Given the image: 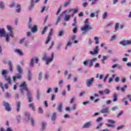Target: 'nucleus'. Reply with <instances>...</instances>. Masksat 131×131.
Instances as JSON below:
<instances>
[{
    "label": "nucleus",
    "mask_w": 131,
    "mask_h": 131,
    "mask_svg": "<svg viewBox=\"0 0 131 131\" xmlns=\"http://www.w3.org/2000/svg\"><path fill=\"white\" fill-rule=\"evenodd\" d=\"M71 45H72V43L71 42H69L67 43L66 47V50H67V48L68 47H70V46H71Z\"/></svg>",
    "instance_id": "de8ad7c7"
},
{
    "label": "nucleus",
    "mask_w": 131,
    "mask_h": 131,
    "mask_svg": "<svg viewBox=\"0 0 131 131\" xmlns=\"http://www.w3.org/2000/svg\"><path fill=\"white\" fill-rule=\"evenodd\" d=\"M54 60V53H52L51 54V58H47L46 60V64L48 65L50 62H53V60Z\"/></svg>",
    "instance_id": "ddd939ff"
},
{
    "label": "nucleus",
    "mask_w": 131,
    "mask_h": 131,
    "mask_svg": "<svg viewBox=\"0 0 131 131\" xmlns=\"http://www.w3.org/2000/svg\"><path fill=\"white\" fill-rule=\"evenodd\" d=\"M57 35L58 36H63L64 35V31H59Z\"/></svg>",
    "instance_id": "393cba45"
},
{
    "label": "nucleus",
    "mask_w": 131,
    "mask_h": 131,
    "mask_svg": "<svg viewBox=\"0 0 131 131\" xmlns=\"http://www.w3.org/2000/svg\"><path fill=\"white\" fill-rule=\"evenodd\" d=\"M88 104H91V102L90 101H87L83 102V105H88Z\"/></svg>",
    "instance_id": "603ef678"
},
{
    "label": "nucleus",
    "mask_w": 131,
    "mask_h": 131,
    "mask_svg": "<svg viewBox=\"0 0 131 131\" xmlns=\"http://www.w3.org/2000/svg\"><path fill=\"white\" fill-rule=\"evenodd\" d=\"M49 58H48V55L47 54V53H45L43 57H42V60H44L45 61H46V60H48Z\"/></svg>",
    "instance_id": "a878e982"
},
{
    "label": "nucleus",
    "mask_w": 131,
    "mask_h": 131,
    "mask_svg": "<svg viewBox=\"0 0 131 131\" xmlns=\"http://www.w3.org/2000/svg\"><path fill=\"white\" fill-rule=\"evenodd\" d=\"M52 92V89L51 88H49L48 90L47 91V94H50Z\"/></svg>",
    "instance_id": "052dcab7"
},
{
    "label": "nucleus",
    "mask_w": 131,
    "mask_h": 131,
    "mask_svg": "<svg viewBox=\"0 0 131 131\" xmlns=\"http://www.w3.org/2000/svg\"><path fill=\"white\" fill-rule=\"evenodd\" d=\"M69 2H67L66 3H64V7H67L68 6V5H69Z\"/></svg>",
    "instance_id": "0e129e2a"
},
{
    "label": "nucleus",
    "mask_w": 131,
    "mask_h": 131,
    "mask_svg": "<svg viewBox=\"0 0 131 131\" xmlns=\"http://www.w3.org/2000/svg\"><path fill=\"white\" fill-rule=\"evenodd\" d=\"M38 111H39V113H43V110H42V108L41 107H39L38 108Z\"/></svg>",
    "instance_id": "8fccbe9b"
},
{
    "label": "nucleus",
    "mask_w": 131,
    "mask_h": 131,
    "mask_svg": "<svg viewBox=\"0 0 131 131\" xmlns=\"http://www.w3.org/2000/svg\"><path fill=\"white\" fill-rule=\"evenodd\" d=\"M28 80H31V71H30L28 72Z\"/></svg>",
    "instance_id": "c756f323"
},
{
    "label": "nucleus",
    "mask_w": 131,
    "mask_h": 131,
    "mask_svg": "<svg viewBox=\"0 0 131 131\" xmlns=\"http://www.w3.org/2000/svg\"><path fill=\"white\" fill-rule=\"evenodd\" d=\"M123 128V126H120L117 128V130H119V129H121V128Z\"/></svg>",
    "instance_id": "680f3d73"
},
{
    "label": "nucleus",
    "mask_w": 131,
    "mask_h": 131,
    "mask_svg": "<svg viewBox=\"0 0 131 131\" xmlns=\"http://www.w3.org/2000/svg\"><path fill=\"white\" fill-rule=\"evenodd\" d=\"M42 76V73L40 72L39 73V75H38V79H39V80H40L41 79Z\"/></svg>",
    "instance_id": "f704fd0d"
},
{
    "label": "nucleus",
    "mask_w": 131,
    "mask_h": 131,
    "mask_svg": "<svg viewBox=\"0 0 131 131\" xmlns=\"http://www.w3.org/2000/svg\"><path fill=\"white\" fill-rule=\"evenodd\" d=\"M54 44H55V43L54 42V41H52L51 43V46L49 48V50H51V49H52V48H53V46H54Z\"/></svg>",
    "instance_id": "bf43d9fd"
},
{
    "label": "nucleus",
    "mask_w": 131,
    "mask_h": 131,
    "mask_svg": "<svg viewBox=\"0 0 131 131\" xmlns=\"http://www.w3.org/2000/svg\"><path fill=\"white\" fill-rule=\"evenodd\" d=\"M113 102H116L118 100V98H117V94H114L113 95Z\"/></svg>",
    "instance_id": "5701e85b"
},
{
    "label": "nucleus",
    "mask_w": 131,
    "mask_h": 131,
    "mask_svg": "<svg viewBox=\"0 0 131 131\" xmlns=\"http://www.w3.org/2000/svg\"><path fill=\"white\" fill-rule=\"evenodd\" d=\"M75 100V97L72 98L71 101H70V104H72V103H74Z\"/></svg>",
    "instance_id": "864d4df0"
},
{
    "label": "nucleus",
    "mask_w": 131,
    "mask_h": 131,
    "mask_svg": "<svg viewBox=\"0 0 131 131\" xmlns=\"http://www.w3.org/2000/svg\"><path fill=\"white\" fill-rule=\"evenodd\" d=\"M16 68L19 74H17L16 76L13 77V81H16L17 79H21L22 78V74H23V70L19 65H17Z\"/></svg>",
    "instance_id": "20e7f679"
},
{
    "label": "nucleus",
    "mask_w": 131,
    "mask_h": 131,
    "mask_svg": "<svg viewBox=\"0 0 131 131\" xmlns=\"http://www.w3.org/2000/svg\"><path fill=\"white\" fill-rule=\"evenodd\" d=\"M3 105L5 107V110H6V111L10 112V111L12 110V108L11 107L10 103L6 102H3Z\"/></svg>",
    "instance_id": "6e6552de"
},
{
    "label": "nucleus",
    "mask_w": 131,
    "mask_h": 131,
    "mask_svg": "<svg viewBox=\"0 0 131 131\" xmlns=\"http://www.w3.org/2000/svg\"><path fill=\"white\" fill-rule=\"evenodd\" d=\"M120 45H122V46H127L128 45H131V40H122V41H121L120 42H119Z\"/></svg>",
    "instance_id": "f8f14e48"
},
{
    "label": "nucleus",
    "mask_w": 131,
    "mask_h": 131,
    "mask_svg": "<svg viewBox=\"0 0 131 131\" xmlns=\"http://www.w3.org/2000/svg\"><path fill=\"white\" fill-rule=\"evenodd\" d=\"M33 3H34V1L32 0L31 3V6L30 7V10H31V9L33 8V6H34V5L33 4Z\"/></svg>",
    "instance_id": "e433bc0d"
},
{
    "label": "nucleus",
    "mask_w": 131,
    "mask_h": 131,
    "mask_svg": "<svg viewBox=\"0 0 131 131\" xmlns=\"http://www.w3.org/2000/svg\"><path fill=\"white\" fill-rule=\"evenodd\" d=\"M70 12H74L71 15V17H73L74 16V14H76L77 12H78V10L76 9H71L69 10Z\"/></svg>",
    "instance_id": "f3484780"
},
{
    "label": "nucleus",
    "mask_w": 131,
    "mask_h": 131,
    "mask_svg": "<svg viewBox=\"0 0 131 131\" xmlns=\"http://www.w3.org/2000/svg\"><path fill=\"white\" fill-rule=\"evenodd\" d=\"M49 74H46V75H45V79H49Z\"/></svg>",
    "instance_id": "69168bd1"
},
{
    "label": "nucleus",
    "mask_w": 131,
    "mask_h": 131,
    "mask_svg": "<svg viewBox=\"0 0 131 131\" xmlns=\"http://www.w3.org/2000/svg\"><path fill=\"white\" fill-rule=\"evenodd\" d=\"M62 103H60L59 105L58 106V111L59 112H62Z\"/></svg>",
    "instance_id": "7c9ffc66"
},
{
    "label": "nucleus",
    "mask_w": 131,
    "mask_h": 131,
    "mask_svg": "<svg viewBox=\"0 0 131 131\" xmlns=\"http://www.w3.org/2000/svg\"><path fill=\"white\" fill-rule=\"evenodd\" d=\"M32 125H34V120L33 119H31Z\"/></svg>",
    "instance_id": "338daca9"
},
{
    "label": "nucleus",
    "mask_w": 131,
    "mask_h": 131,
    "mask_svg": "<svg viewBox=\"0 0 131 131\" xmlns=\"http://www.w3.org/2000/svg\"><path fill=\"white\" fill-rule=\"evenodd\" d=\"M104 93L106 95H108V94H110V90H109V89H105L104 91Z\"/></svg>",
    "instance_id": "2f4dec72"
},
{
    "label": "nucleus",
    "mask_w": 131,
    "mask_h": 131,
    "mask_svg": "<svg viewBox=\"0 0 131 131\" xmlns=\"http://www.w3.org/2000/svg\"><path fill=\"white\" fill-rule=\"evenodd\" d=\"M103 120L102 117H99L97 119L96 121L97 122H100V121H102Z\"/></svg>",
    "instance_id": "ea45409f"
},
{
    "label": "nucleus",
    "mask_w": 131,
    "mask_h": 131,
    "mask_svg": "<svg viewBox=\"0 0 131 131\" xmlns=\"http://www.w3.org/2000/svg\"><path fill=\"white\" fill-rule=\"evenodd\" d=\"M46 125H47V124H46V123L45 122H42V129L43 130L45 129V128H46Z\"/></svg>",
    "instance_id": "c9c22d12"
},
{
    "label": "nucleus",
    "mask_w": 131,
    "mask_h": 131,
    "mask_svg": "<svg viewBox=\"0 0 131 131\" xmlns=\"http://www.w3.org/2000/svg\"><path fill=\"white\" fill-rule=\"evenodd\" d=\"M91 122L85 123L83 126V128H88L91 126Z\"/></svg>",
    "instance_id": "a211bd4d"
},
{
    "label": "nucleus",
    "mask_w": 131,
    "mask_h": 131,
    "mask_svg": "<svg viewBox=\"0 0 131 131\" xmlns=\"http://www.w3.org/2000/svg\"><path fill=\"white\" fill-rule=\"evenodd\" d=\"M8 73V71L6 70H4L2 71V75H4V78L9 84H12V80H11V77L7 76V74Z\"/></svg>",
    "instance_id": "39448f33"
},
{
    "label": "nucleus",
    "mask_w": 131,
    "mask_h": 131,
    "mask_svg": "<svg viewBox=\"0 0 131 131\" xmlns=\"http://www.w3.org/2000/svg\"><path fill=\"white\" fill-rule=\"evenodd\" d=\"M6 131H13V130L10 127H8Z\"/></svg>",
    "instance_id": "774afa93"
},
{
    "label": "nucleus",
    "mask_w": 131,
    "mask_h": 131,
    "mask_svg": "<svg viewBox=\"0 0 131 131\" xmlns=\"http://www.w3.org/2000/svg\"><path fill=\"white\" fill-rule=\"evenodd\" d=\"M119 28V24L116 23L115 25V30H118Z\"/></svg>",
    "instance_id": "37998d69"
},
{
    "label": "nucleus",
    "mask_w": 131,
    "mask_h": 131,
    "mask_svg": "<svg viewBox=\"0 0 131 131\" xmlns=\"http://www.w3.org/2000/svg\"><path fill=\"white\" fill-rule=\"evenodd\" d=\"M84 26L81 28V30L83 33H86L90 29H93V28L90 25V21H89V18H86L84 21Z\"/></svg>",
    "instance_id": "7ed1b4c3"
},
{
    "label": "nucleus",
    "mask_w": 131,
    "mask_h": 131,
    "mask_svg": "<svg viewBox=\"0 0 131 131\" xmlns=\"http://www.w3.org/2000/svg\"><path fill=\"white\" fill-rule=\"evenodd\" d=\"M0 87L2 89L3 92H5V88H4L3 84L2 82H0Z\"/></svg>",
    "instance_id": "79ce46f5"
},
{
    "label": "nucleus",
    "mask_w": 131,
    "mask_h": 131,
    "mask_svg": "<svg viewBox=\"0 0 131 131\" xmlns=\"http://www.w3.org/2000/svg\"><path fill=\"white\" fill-rule=\"evenodd\" d=\"M73 32L74 33H77L78 32L77 28V27L74 28V29L73 30Z\"/></svg>",
    "instance_id": "09e8293b"
},
{
    "label": "nucleus",
    "mask_w": 131,
    "mask_h": 131,
    "mask_svg": "<svg viewBox=\"0 0 131 131\" xmlns=\"http://www.w3.org/2000/svg\"><path fill=\"white\" fill-rule=\"evenodd\" d=\"M94 39L96 40L95 43L98 45V43H99V38H98V37H95Z\"/></svg>",
    "instance_id": "a19ab883"
},
{
    "label": "nucleus",
    "mask_w": 131,
    "mask_h": 131,
    "mask_svg": "<svg viewBox=\"0 0 131 131\" xmlns=\"http://www.w3.org/2000/svg\"><path fill=\"white\" fill-rule=\"evenodd\" d=\"M91 55H98L99 54V47L96 46L94 49V51L90 52Z\"/></svg>",
    "instance_id": "9b49d317"
},
{
    "label": "nucleus",
    "mask_w": 131,
    "mask_h": 131,
    "mask_svg": "<svg viewBox=\"0 0 131 131\" xmlns=\"http://www.w3.org/2000/svg\"><path fill=\"white\" fill-rule=\"evenodd\" d=\"M21 108V102L20 101L16 102V111L17 112H20V109Z\"/></svg>",
    "instance_id": "4468645a"
},
{
    "label": "nucleus",
    "mask_w": 131,
    "mask_h": 131,
    "mask_svg": "<svg viewBox=\"0 0 131 131\" xmlns=\"http://www.w3.org/2000/svg\"><path fill=\"white\" fill-rule=\"evenodd\" d=\"M7 28L9 31H10V34L6 33V31H5V29H0V36L1 37H6V40L7 42L10 41V36L14 38V33H13V30L12 29V27L10 26H7Z\"/></svg>",
    "instance_id": "f257e3e1"
},
{
    "label": "nucleus",
    "mask_w": 131,
    "mask_h": 131,
    "mask_svg": "<svg viewBox=\"0 0 131 131\" xmlns=\"http://www.w3.org/2000/svg\"><path fill=\"white\" fill-rule=\"evenodd\" d=\"M25 115L26 116V118H27L28 120H29L30 119V114L29 113L26 112L25 113Z\"/></svg>",
    "instance_id": "b1692460"
},
{
    "label": "nucleus",
    "mask_w": 131,
    "mask_h": 131,
    "mask_svg": "<svg viewBox=\"0 0 131 131\" xmlns=\"http://www.w3.org/2000/svg\"><path fill=\"white\" fill-rule=\"evenodd\" d=\"M106 59H107V57H106V56H103V59H102V63H103V64H105V60H106Z\"/></svg>",
    "instance_id": "3c124183"
},
{
    "label": "nucleus",
    "mask_w": 131,
    "mask_h": 131,
    "mask_svg": "<svg viewBox=\"0 0 131 131\" xmlns=\"http://www.w3.org/2000/svg\"><path fill=\"white\" fill-rule=\"evenodd\" d=\"M94 77H92L91 78V79H88L86 80V84L87 86H88V88H91V86L93 85L94 83Z\"/></svg>",
    "instance_id": "0eeeda50"
},
{
    "label": "nucleus",
    "mask_w": 131,
    "mask_h": 131,
    "mask_svg": "<svg viewBox=\"0 0 131 131\" xmlns=\"http://www.w3.org/2000/svg\"><path fill=\"white\" fill-rule=\"evenodd\" d=\"M123 113V111H121L119 114H117V117H119V116H121V115H122Z\"/></svg>",
    "instance_id": "4d7b16f0"
},
{
    "label": "nucleus",
    "mask_w": 131,
    "mask_h": 131,
    "mask_svg": "<svg viewBox=\"0 0 131 131\" xmlns=\"http://www.w3.org/2000/svg\"><path fill=\"white\" fill-rule=\"evenodd\" d=\"M127 88V85H124L123 87H122L121 88V92H123V93L124 92H125V89H126Z\"/></svg>",
    "instance_id": "cd10ccee"
},
{
    "label": "nucleus",
    "mask_w": 131,
    "mask_h": 131,
    "mask_svg": "<svg viewBox=\"0 0 131 131\" xmlns=\"http://www.w3.org/2000/svg\"><path fill=\"white\" fill-rule=\"evenodd\" d=\"M0 8H1V9H3L4 8H5V4H4V2L0 3Z\"/></svg>",
    "instance_id": "473e14b6"
},
{
    "label": "nucleus",
    "mask_w": 131,
    "mask_h": 131,
    "mask_svg": "<svg viewBox=\"0 0 131 131\" xmlns=\"http://www.w3.org/2000/svg\"><path fill=\"white\" fill-rule=\"evenodd\" d=\"M38 29L37 28V26L34 25L33 27L31 28V31L33 33H35V32H37Z\"/></svg>",
    "instance_id": "2eb2a0df"
},
{
    "label": "nucleus",
    "mask_w": 131,
    "mask_h": 131,
    "mask_svg": "<svg viewBox=\"0 0 131 131\" xmlns=\"http://www.w3.org/2000/svg\"><path fill=\"white\" fill-rule=\"evenodd\" d=\"M115 39H116V36L114 35L112 37L111 40V41H112L113 40H115Z\"/></svg>",
    "instance_id": "6e6d98bb"
},
{
    "label": "nucleus",
    "mask_w": 131,
    "mask_h": 131,
    "mask_svg": "<svg viewBox=\"0 0 131 131\" xmlns=\"http://www.w3.org/2000/svg\"><path fill=\"white\" fill-rule=\"evenodd\" d=\"M85 94V92L83 91V92H81L80 94H79V97H82V96H83V95Z\"/></svg>",
    "instance_id": "13d9d810"
},
{
    "label": "nucleus",
    "mask_w": 131,
    "mask_h": 131,
    "mask_svg": "<svg viewBox=\"0 0 131 131\" xmlns=\"http://www.w3.org/2000/svg\"><path fill=\"white\" fill-rule=\"evenodd\" d=\"M48 28H49V27L48 26H46L44 28V29L41 33V34H45V33H46V32L47 31V30L48 29Z\"/></svg>",
    "instance_id": "c85d7f7f"
},
{
    "label": "nucleus",
    "mask_w": 131,
    "mask_h": 131,
    "mask_svg": "<svg viewBox=\"0 0 131 131\" xmlns=\"http://www.w3.org/2000/svg\"><path fill=\"white\" fill-rule=\"evenodd\" d=\"M15 52L17 53V54H18V55H19V56H23L24 55L23 52L19 49L15 50Z\"/></svg>",
    "instance_id": "6ab92c4d"
},
{
    "label": "nucleus",
    "mask_w": 131,
    "mask_h": 131,
    "mask_svg": "<svg viewBox=\"0 0 131 131\" xmlns=\"http://www.w3.org/2000/svg\"><path fill=\"white\" fill-rule=\"evenodd\" d=\"M60 20H61V17L59 16L56 21V25H58V23H59V22H60Z\"/></svg>",
    "instance_id": "5fc2aeb1"
},
{
    "label": "nucleus",
    "mask_w": 131,
    "mask_h": 131,
    "mask_svg": "<svg viewBox=\"0 0 131 131\" xmlns=\"http://www.w3.org/2000/svg\"><path fill=\"white\" fill-rule=\"evenodd\" d=\"M55 95H53L52 96V97H51V101H54V100H55Z\"/></svg>",
    "instance_id": "e2e57ef3"
},
{
    "label": "nucleus",
    "mask_w": 131,
    "mask_h": 131,
    "mask_svg": "<svg viewBox=\"0 0 131 131\" xmlns=\"http://www.w3.org/2000/svg\"><path fill=\"white\" fill-rule=\"evenodd\" d=\"M108 77H109V74H106L103 80L104 82H106L107 78H108Z\"/></svg>",
    "instance_id": "49530a36"
},
{
    "label": "nucleus",
    "mask_w": 131,
    "mask_h": 131,
    "mask_svg": "<svg viewBox=\"0 0 131 131\" xmlns=\"http://www.w3.org/2000/svg\"><path fill=\"white\" fill-rule=\"evenodd\" d=\"M114 77H115V75L113 74L112 77L110 78L108 80V83H111L113 81V79H114Z\"/></svg>",
    "instance_id": "4be33fe9"
},
{
    "label": "nucleus",
    "mask_w": 131,
    "mask_h": 131,
    "mask_svg": "<svg viewBox=\"0 0 131 131\" xmlns=\"http://www.w3.org/2000/svg\"><path fill=\"white\" fill-rule=\"evenodd\" d=\"M103 125V123H100L98 124V125L96 127V129H99L100 127H101Z\"/></svg>",
    "instance_id": "c03bdc74"
},
{
    "label": "nucleus",
    "mask_w": 131,
    "mask_h": 131,
    "mask_svg": "<svg viewBox=\"0 0 131 131\" xmlns=\"http://www.w3.org/2000/svg\"><path fill=\"white\" fill-rule=\"evenodd\" d=\"M29 107L31 108L33 111H35V107H34V104L33 103H30L29 104Z\"/></svg>",
    "instance_id": "412c9836"
},
{
    "label": "nucleus",
    "mask_w": 131,
    "mask_h": 131,
    "mask_svg": "<svg viewBox=\"0 0 131 131\" xmlns=\"http://www.w3.org/2000/svg\"><path fill=\"white\" fill-rule=\"evenodd\" d=\"M25 39H26V38H23L19 40V43H20V44L23 43V42H24V41H25Z\"/></svg>",
    "instance_id": "4c0bfd02"
},
{
    "label": "nucleus",
    "mask_w": 131,
    "mask_h": 131,
    "mask_svg": "<svg viewBox=\"0 0 131 131\" xmlns=\"http://www.w3.org/2000/svg\"><path fill=\"white\" fill-rule=\"evenodd\" d=\"M108 111H109V108H103L100 111L101 113H107Z\"/></svg>",
    "instance_id": "aec40b11"
},
{
    "label": "nucleus",
    "mask_w": 131,
    "mask_h": 131,
    "mask_svg": "<svg viewBox=\"0 0 131 131\" xmlns=\"http://www.w3.org/2000/svg\"><path fill=\"white\" fill-rule=\"evenodd\" d=\"M19 86L20 88V90L21 94H24V91H26V92H27L29 103H31V102H32L33 100V98H32V96L31 95V91H30V90H29V88H28V86H27V84H26V82H23Z\"/></svg>",
    "instance_id": "f03ea898"
},
{
    "label": "nucleus",
    "mask_w": 131,
    "mask_h": 131,
    "mask_svg": "<svg viewBox=\"0 0 131 131\" xmlns=\"http://www.w3.org/2000/svg\"><path fill=\"white\" fill-rule=\"evenodd\" d=\"M33 62H34V59H32L30 62L31 67H33Z\"/></svg>",
    "instance_id": "a18cd8bd"
},
{
    "label": "nucleus",
    "mask_w": 131,
    "mask_h": 131,
    "mask_svg": "<svg viewBox=\"0 0 131 131\" xmlns=\"http://www.w3.org/2000/svg\"><path fill=\"white\" fill-rule=\"evenodd\" d=\"M107 15L108 13L105 12L103 15V19H106V18H107Z\"/></svg>",
    "instance_id": "58836bf2"
},
{
    "label": "nucleus",
    "mask_w": 131,
    "mask_h": 131,
    "mask_svg": "<svg viewBox=\"0 0 131 131\" xmlns=\"http://www.w3.org/2000/svg\"><path fill=\"white\" fill-rule=\"evenodd\" d=\"M52 35H53V29H50V32H49L48 37H47V40H46V42H45L46 45H47V43H49L50 42V40L52 39Z\"/></svg>",
    "instance_id": "9d476101"
},
{
    "label": "nucleus",
    "mask_w": 131,
    "mask_h": 131,
    "mask_svg": "<svg viewBox=\"0 0 131 131\" xmlns=\"http://www.w3.org/2000/svg\"><path fill=\"white\" fill-rule=\"evenodd\" d=\"M70 19V15H66L64 17L65 21H69Z\"/></svg>",
    "instance_id": "72a5a7b5"
},
{
    "label": "nucleus",
    "mask_w": 131,
    "mask_h": 131,
    "mask_svg": "<svg viewBox=\"0 0 131 131\" xmlns=\"http://www.w3.org/2000/svg\"><path fill=\"white\" fill-rule=\"evenodd\" d=\"M8 65L9 66V70L11 72H13V64H12V61H8Z\"/></svg>",
    "instance_id": "dca6fc26"
},
{
    "label": "nucleus",
    "mask_w": 131,
    "mask_h": 131,
    "mask_svg": "<svg viewBox=\"0 0 131 131\" xmlns=\"http://www.w3.org/2000/svg\"><path fill=\"white\" fill-rule=\"evenodd\" d=\"M56 113H54L52 117V120H53V121H55V120H56Z\"/></svg>",
    "instance_id": "bb28decb"
},
{
    "label": "nucleus",
    "mask_w": 131,
    "mask_h": 131,
    "mask_svg": "<svg viewBox=\"0 0 131 131\" xmlns=\"http://www.w3.org/2000/svg\"><path fill=\"white\" fill-rule=\"evenodd\" d=\"M107 122L110 123L106 124V125H107L108 127H115V125H114V123H115V121L114 120L108 119L107 120Z\"/></svg>",
    "instance_id": "1a4fd4ad"
},
{
    "label": "nucleus",
    "mask_w": 131,
    "mask_h": 131,
    "mask_svg": "<svg viewBox=\"0 0 131 131\" xmlns=\"http://www.w3.org/2000/svg\"><path fill=\"white\" fill-rule=\"evenodd\" d=\"M96 61H97V58H94L92 59H88L85 60L83 62V65L84 66H86L89 63V62H90V64L89 66V67H90V68H91V67H93V66L94 65V62H96Z\"/></svg>",
    "instance_id": "423d86ee"
}]
</instances>
